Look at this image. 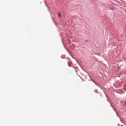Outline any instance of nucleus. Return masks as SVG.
I'll list each match as a JSON object with an SVG mask.
<instances>
[{
    "label": "nucleus",
    "mask_w": 126,
    "mask_h": 126,
    "mask_svg": "<svg viewBox=\"0 0 126 126\" xmlns=\"http://www.w3.org/2000/svg\"><path fill=\"white\" fill-rule=\"evenodd\" d=\"M58 15L59 16H60V13H58Z\"/></svg>",
    "instance_id": "obj_1"
},
{
    "label": "nucleus",
    "mask_w": 126,
    "mask_h": 126,
    "mask_svg": "<svg viewBox=\"0 0 126 126\" xmlns=\"http://www.w3.org/2000/svg\"><path fill=\"white\" fill-rule=\"evenodd\" d=\"M125 103H126V99L125 100Z\"/></svg>",
    "instance_id": "obj_2"
}]
</instances>
